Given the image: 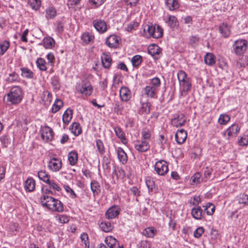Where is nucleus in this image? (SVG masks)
<instances>
[{
    "label": "nucleus",
    "mask_w": 248,
    "mask_h": 248,
    "mask_svg": "<svg viewBox=\"0 0 248 248\" xmlns=\"http://www.w3.org/2000/svg\"><path fill=\"white\" fill-rule=\"evenodd\" d=\"M186 122V118L183 113H178L171 120V124L176 127L183 126Z\"/></svg>",
    "instance_id": "nucleus-7"
},
{
    "label": "nucleus",
    "mask_w": 248,
    "mask_h": 248,
    "mask_svg": "<svg viewBox=\"0 0 248 248\" xmlns=\"http://www.w3.org/2000/svg\"><path fill=\"white\" fill-rule=\"evenodd\" d=\"M247 48V41L245 39L236 40L233 45V48L235 54L241 55L246 50Z\"/></svg>",
    "instance_id": "nucleus-3"
},
{
    "label": "nucleus",
    "mask_w": 248,
    "mask_h": 248,
    "mask_svg": "<svg viewBox=\"0 0 248 248\" xmlns=\"http://www.w3.org/2000/svg\"><path fill=\"white\" fill-rule=\"evenodd\" d=\"M240 128L237 124H232L225 132V134L228 136V139L232 137L236 136Z\"/></svg>",
    "instance_id": "nucleus-14"
},
{
    "label": "nucleus",
    "mask_w": 248,
    "mask_h": 248,
    "mask_svg": "<svg viewBox=\"0 0 248 248\" xmlns=\"http://www.w3.org/2000/svg\"><path fill=\"white\" fill-rule=\"evenodd\" d=\"M118 39L115 35H110L106 40V45L111 48H116L118 46Z\"/></svg>",
    "instance_id": "nucleus-17"
},
{
    "label": "nucleus",
    "mask_w": 248,
    "mask_h": 248,
    "mask_svg": "<svg viewBox=\"0 0 248 248\" xmlns=\"http://www.w3.org/2000/svg\"><path fill=\"white\" fill-rule=\"evenodd\" d=\"M100 229L104 232H110L113 229V226L110 222L107 221H102L99 224Z\"/></svg>",
    "instance_id": "nucleus-28"
},
{
    "label": "nucleus",
    "mask_w": 248,
    "mask_h": 248,
    "mask_svg": "<svg viewBox=\"0 0 248 248\" xmlns=\"http://www.w3.org/2000/svg\"><path fill=\"white\" fill-rule=\"evenodd\" d=\"M36 62L37 67L41 71H45L46 70V62L44 59L41 58H38Z\"/></svg>",
    "instance_id": "nucleus-42"
},
{
    "label": "nucleus",
    "mask_w": 248,
    "mask_h": 248,
    "mask_svg": "<svg viewBox=\"0 0 248 248\" xmlns=\"http://www.w3.org/2000/svg\"><path fill=\"white\" fill-rule=\"evenodd\" d=\"M157 232L156 229L153 227L146 228L143 231V234L149 238H153Z\"/></svg>",
    "instance_id": "nucleus-29"
},
{
    "label": "nucleus",
    "mask_w": 248,
    "mask_h": 248,
    "mask_svg": "<svg viewBox=\"0 0 248 248\" xmlns=\"http://www.w3.org/2000/svg\"><path fill=\"white\" fill-rule=\"evenodd\" d=\"M230 120V117L226 114H221L218 119V123L221 124H225Z\"/></svg>",
    "instance_id": "nucleus-54"
},
{
    "label": "nucleus",
    "mask_w": 248,
    "mask_h": 248,
    "mask_svg": "<svg viewBox=\"0 0 248 248\" xmlns=\"http://www.w3.org/2000/svg\"><path fill=\"white\" fill-rule=\"evenodd\" d=\"M112 59L109 53H104L101 56V62L103 66L106 69L110 67Z\"/></svg>",
    "instance_id": "nucleus-16"
},
{
    "label": "nucleus",
    "mask_w": 248,
    "mask_h": 248,
    "mask_svg": "<svg viewBox=\"0 0 248 248\" xmlns=\"http://www.w3.org/2000/svg\"><path fill=\"white\" fill-rule=\"evenodd\" d=\"M120 96L122 101L127 102L131 97L130 90L126 87H122L120 90Z\"/></svg>",
    "instance_id": "nucleus-13"
},
{
    "label": "nucleus",
    "mask_w": 248,
    "mask_h": 248,
    "mask_svg": "<svg viewBox=\"0 0 248 248\" xmlns=\"http://www.w3.org/2000/svg\"><path fill=\"white\" fill-rule=\"evenodd\" d=\"M62 161L61 160L53 157L48 162V167L53 171H58L62 167Z\"/></svg>",
    "instance_id": "nucleus-9"
},
{
    "label": "nucleus",
    "mask_w": 248,
    "mask_h": 248,
    "mask_svg": "<svg viewBox=\"0 0 248 248\" xmlns=\"http://www.w3.org/2000/svg\"><path fill=\"white\" fill-rule=\"evenodd\" d=\"M64 187L67 192L70 193V196L72 198L74 199L77 197L76 194L69 186H65Z\"/></svg>",
    "instance_id": "nucleus-62"
},
{
    "label": "nucleus",
    "mask_w": 248,
    "mask_h": 248,
    "mask_svg": "<svg viewBox=\"0 0 248 248\" xmlns=\"http://www.w3.org/2000/svg\"><path fill=\"white\" fill-rule=\"evenodd\" d=\"M163 34V30L161 28L160 26L158 25H156V29L155 32H154V34L153 36V38H159L161 37Z\"/></svg>",
    "instance_id": "nucleus-55"
},
{
    "label": "nucleus",
    "mask_w": 248,
    "mask_h": 248,
    "mask_svg": "<svg viewBox=\"0 0 248 248\" xmlns=\"http://www.w3.org/2000/svg\"><path fill=\"white\" fill-rule=\"evenodd\" d=\"M204 232V228L202 227H199L194 232V236L196 238H200L203 233Z\"/></svg>",
    "instance_id": "nucleus-58"
},
{
    "label": "nucleus",
    "mask_w": 248,
    "mask_h": 248,
    "mask_svg": "<svg viewBox=\"0 0 248 248\" xmlns=\"http://www.w3.org/2000/svg\"><path fill=\"white\" fill-rule=\"evenodd\" d=\"M51 84L54 88H59L60 87L59 78L56 76L52 78Z\"/></svg>",
    "instance_id": "nucleus-61"
},
{
    "label": "nucleus",
    "mask_w": 248,
    "mask_h": 248,
    "mask_svg": "<svg viewBox=\"0 0 248 248\" xmlns=\"http://www.w3.org/2000/svg\"><path fill=\"white\" fill-rule=\"evenodd\" d=\"M142 62V57L141 56L137 55L134 56L131 59V62L134 67L140 65Z\"/></svg>",
    "instance_id": "nucleus-48"
},
{
    "label": "nucleus",
    "mask_w": 248,
    "mask_h": 248,
    "mask_svg": "<svg viewBox=\"0 0 248 248\" xmlns=\"http://www.w3.org/2000/svg\"><path fill=\"white\" fill-rule=\"evenodd\" d=\"M57 14L56 11L53 7H48L46 10V17L47 19H52L54 18Z\"/></svg>",
    "instance_id": "nucleus-39"
},
{
    "label": "nucleus",
    "mask_w": 248,
    "mask_h": 248,
    "mask_svg": "<svg viewBox=\"0 0 248 248\" xmlns=\"http://www.w3.org/2000/svg\"><path fill=\"white\" fill-rule=\"evenodd\" d=\"M35 181L32 178H28L25 182V189L29 192H32L35 189Z\"/></svg>",
    "instance_id": "nucleus-21"
},
{
    "label": "nucleus",
    "mask_w": 248,
    "mask_h": 248,
    "mask_svg": "<svg viewBox=\"0 0 248 248\" xmlns=\"http://www.w3.org/2000/svg\"><path fill=\"white\" fill-rule=\"evenodd\" d=\"M47 184L49 185L50 189L57 191H60L61 190V187L54 180H50Z\"/></svg>",
    "instance_id": "nucleus-50"
},
{
    "label": "nucleus",
    "mask_w": 248,
    "mask_h": 248,
    "mask_svg": "<svg viewBox=\"0 0 248 248\" xmlns=\"http://www.w3.org/2000/svg\"><path fill=\"white\" fill-rule=\"evenodd\" d=\"M93 88L90 82L88 80L83 81L81 83L78 91L87 96H90L93 92Z\"/></svg>",
    "instance_id": "nucleus-6"
},
{
    "label": "nucleus",
    "mask_w": 248,
    "mask_h": 248,
    "mask_svg": "<svg viewBox=\"0 0 248 248\" xmlns=\"http://www.w3.org/2000/svg\"><path fill=\"white\" fill-rule=\"evenodd\" d=\"M192 181L194 183L199 184L200 183L202 179L201 178V175L200 173L197 172L194 174L191 177Z\"/></svg>",
    "instance_id": "nucleus-59"
},
{
    "label": "nucleus",
    "mask_w": 248,
    "mask_h": 248,
    "mask_svg": "<svg viewBox=\"0 0 248 248\" xmlns=\"http://www.w3.org/2000/svg\"><path fill=\"white\" fill-rule=\"evenodd\" d=\"M141 140L147 141L149 143L151 138V133L149 130L144 129L141 132Z\"/></svg>",
    "instance_id": "nucleus-52"
},
{
    "label": "nucleus",
    "mask_w": 248,
    "mask_h": 248,
    "mask_svg": "<svg viewBox=\"0 0 248 248\" xmlns=\"http://www.w3.org/2000/svg\"><path fill=\"white\" fill-rule=\"evenodd\" d=\"M167 22L168 25L171 28H173L178 25V21L177 18L174 16H169Z\"/></svg>",
    "instance_id": "nucleus-40"
},
{
    "label": "nucleus",
    "mask_w": 248,
    "mask_h": 248,
    "mask_svg": "<svg viewBox=\"0 0 248 248\" xmlns=\"http://www.w3.org/2000/svg\"><path fill=\"white\" fill-rule=\"evenodd\" d=\"M29 3L31 7L34 10H37L41 6L40 0H29Z\"/></svg>",
    "instance_id": "nucleus-53"
},
{
    "label": "nucleus",
    "mask_w": 248,
    "mask_h": 248,
    "mask_svg": "<svg viewBox=\"0 0 248 248\" xmlns=\"http://www.w3.org/2000/svg\"><path fill=\"white\" fill-rule=\"evenodd\" d=\"M44 46L46 48H51L55 45L54 40L50 37H46L43 40Z\"/></svg>",
    "instance_id": "nucleus-36"
},
{
    "label": "nucleus",
    "mask_w": 248,
    "mask_h": 248,
    "mask_svg": "<svg viewBox=\"0 0 248 248\" xmlns=\"http://www.w3.org/2000/svg\"><path fill=\"white\" fill-rule=\"evenodd\" d=\"M186 138L187 132L183 129L178 130L175 135L176 141L179 144L183 143L186 141Z\"/></svg>",
    "instance_id": "nucleus-11"
},
{
    "label": "nucleus",
    "mask_w": 248,
    "mask_h": 248,
    "mask_svg": "<svg viewBox=\"0 0 248 248\" xmlns=\"http://www.w3.org/2000/svg\"><path fill=\"white\" fill-rule=\"evenodd\" d=\"M21 71V76L27 78H32L33 77V73L27 67H23L20 69Z\"/></svg>",
    "instance_id": "nucleus-37"
},
{
    "label": "nucleus",
    "mask_w": 248,
    "mask_h": 248,
    "mask_svg": "<svg viewBox=\"0 0 248 248\" xmlns=\"http://www.w3.org/2000/svg\"><path fill=\"white\" fill-rule=\"evenodd\" d=\"M38 178L46 183H47L50 180L49 175L45 171L40 170L38 172Z\"/></svg>",
    "instance_id": "nucleus-41"
},
{
    "label": "nucleus",
    "mask_w": 248,
    "mask_h": 248,
    "mask_svg": "<svg viewBox=\"0 0 248 248\" xmlns=\"http://www.w3.org/2000/svg\"><path fill=\"white\" fill-rule=\"evenodd\" d=\"M49 209L57 212H62L63 211L62 203L58 199H55L52 204H49Z\"/></svg>",
    "instance_id": "nucleus-15"
},
{
    "label": "nucleus",
    "mask_w": 248,
    "mask_h": 248,
    "mask_svg": "<svg viewBox=\"0 0 248 248\" xmlns=\"http://www.w3.org/2000/svg\"><path fill=\"white\" fill-rule=\"evenodd\" d=\"M96 146L98 151L101 155H103L105 153V148L102 141L100 140H96Z\"/></svg>",
    "instance_id": "nucleus-51"
},
{
    "label": "nucleus",
    "mask_w": 248,
    "mask_h": 248,
    "mask_svg": "<svg viewBox=\"0 0 248 248\" xmlns=\"http://www.w3.org/2000/svg\"><path fill=\"white\" fill-rule=\"evenodd\" d=\"M177 78L181 88V95L186 96L191 88L192 85L190 78L187 77L186 73L183 70L178 71Z\"/></svg>",
    "instance_id": "nucleus-1"
},
{
    "label": "nucleus",
    "mask_w": 248,
    "mask_h": 248,
    "mask_svg": "<svg viewBox=\"0 0 248 248\" xmlns=\"http://www.w3.org/2000/svg\"><path fill=\"white\" fill-rule=\"evenodd\" d=\"M239 143L240 145H248V136L246 135L242 137L239 140Z\"/></svg>",
    "instance_id": "nucleus-63"
},
{
    "label": "nucleus",
    "mask_w": 248,
    "mask_h": 248,
    "mask_svg": "<svg viewBox=\"0 0 248 248\" xmlns=\"http://www.w3.org/2000/svg\"><path fill=\"white\" fill-rule=\"evenodd\" d=\"M93 39V37L89 32H85L81 36L82 40L86 44H88Z\"/></svg>",
    "instance_id": "nucleus-57"
},
{
    "label": "nucleus",
    "mask_w": 248,
    "mask_h": 248,
    "mask_svg": "<svg viewBox=\"0 0 248 248\" xmlns=\"http://www.w3.org/2000/svg\"><path fill=\"white\" fill-rule=\"evenodd\" d=\"M42 139L46 142L51 141L53 137L54 133L52 129L48 126H42L40 129Z\"/></svg>",
    "instance_id": "nucleus-4"
},
{
    "label": "nucleus",
    "mask_w": 248,
    "mask_h": 248,
    "mask_svg": "<svg viewBox=\"0 0 248 248\" xmlns=\"http://www.w3.org/2000/svg\"><path fill=\"white\" fill-rule=\"evenodd\" d=\"M235 201L242 207L248 206V195L240 194L236 198Z\"/></svg>",
    "instance_id": "nucleus-22"
},
{
    "label": "nucleus",
    "mask_w": 248,
    "mask_h": 248,
    "mask_svg": "<svg viewBox=\"0 0 248 248\" xmlns=\"http://www.w3.org/2000/svg\"><path fill=\"white\" fill-rule=\"evenodd\" d=\"M6 81L10 83L18 82L19 81V76L16 73L13 72L9 75V77L6 79Z\"/></svg>",
    "instance_id": "nucleus-44"
},
{
    "label": "nucleus",
    "mask_w": 248,
    "mask_h": 248,
    "mask_svg": "<svg viewBox=\"0 0 248 248\" xmlns=\"http://www.w3.org/2000/svg\"><path fill=\"white\" fill-rule=\"evenodd\" d=\"M22 94L20 87H13L11 88L10 92L7 94V100L12 104H18L22 99Z\"/></svg>",
    "instance_id": "nucleus-2"
},
{
    "label": "nucleus",
    "mask_w": 248,
    "mask_h": 248,
    "mask_svg": "<svg viewBox=\"0 0 248 248\" xmlns=\"http://www.w3.org/2000/svg\"><path fill=\"white\" fill-rule=\"evenodd\" d=\"M204 215V213L201 206H195L191 210V215L196 219H202Z\"/></svg>",
    "instance_id": "nucleus-12"
},
{
    "label": "nucleus",
    "mask_w": 248,
    "mask_h": 248,
    "mask_svg": "<svg viewBox=\"0 0 248 248\" xmlns=\"http://www.w3.org/2000/svg\"><path fill=\"white\" fill-rule=\"evenodd\" d=\"M150 107L151 104L149 102L142 103L139 109V113L140 114H149L150 112Z\"/></svg>",
    "instance_id": "nucleus-32"
},
{
    "label": "nucleus",
    "mask_w": 248,
    "mask_h": 248,
    "mask_svg": "<svg viewBox=\"0 0 248 248\" xmlns=\"http://www.w3.org/2000/svg\"><path fill=\"white\" fill-rule=\"evenodd\" d=\"M105 242L109 248H119L118 241L111 236H107L105 239Z\"/></svg>",
    "instance_id": "nucleus-20"
},
{
    "label": "nucleus",
    "mask_w": 248,
    "mask_h": 248,
    "mask_svg": "<svg viewBox=\"0 0 248 248\" xmlns=\"http://www.w3.org/2000/svg\"><path fill=\"white\" fill-rule=\"evenodd\" d=\"M62 106L63 102L62 100L59 99H56L51 108V112L54 113L57 112L61 109Z\"/></svg>",
    "instance_id": "nucleus-38"
},
{
    "label": "nucleus",
    "mask_w": 248,
    "mask_h": 248,
    "mask_svg": "<svg viewBox=\"0 0 248 248\" xmlns=\"http://www.w3.org/2000/svg\"><path fill=\"white\" fill-rule=\"evenodd\" d=\"M73 115V110L70 108L67 109L62 115V121L65 124H68L71 121Z\"/></svg>",
    "instance_id": "nucleus-26"
},
{
    "label": "nucleus",
    "mask_w": 248,
    "mask_h": 248,
    "mask_svg": "<svg viewBox=\"0 0 248 248\" xmlns=\"http://www.w3.org/2000/svg\"><path fill=\"white\" fill-rule=\"evenodd\" d=\"M123 109V106L120 102H116L114 107V112L117 114H121Z\"/></svg>",
    "instance_id": "nucleus-56"
},
{
    "label": "nucleus",
    "mask_w": 248,
    "mask_h": 248,
    "mask_svg": "<svg viewBox=\"0 0 248 248\" xmlns=\"http://www.w3.org/2000/svg\"><path fill=\"white\" fill-rule=\"evenodd\" d=\"M213 171V169L210 167H206L204 171V175L206 178H208L212 172Z\"/></svg>",
    "instance_id": "nucleus-64"
},
{
    "label": "nucleus",
    "mask_w": 248,
    "mask_h": 248,
    "mask_svg": "<svg viewBox=\"0 0 248 248\" xmlns=\"http://www.w3.org/2000/svg\"><path fill=\"white\" fill-rule=\"evenodd\" d=\"M54 200L55 198H53L52 197L48 195H43V196L40 198V202L43 207H46L49 209V205L52 204L54 202Z\"/></svg>",
    "instance_id": "nucleus-18"
},
{
    "label": "nucleus",
    "mask_w": 248,
    "mask_h": 248,
    "mask_svg": "<svg viewBox=\"0 0 248 248\" xmlns=\"http://www.w3.org/2000/svg\"><path fill=\"white\" fill-rule=\"evenodd\" d=\"M78 155L76 151H71L68 154V159L71 165H75L78 161Z\"/></svg>",
    "instance_id": "nucleus-30"
},
{
    "label": "nucleus",
    "mask_w": 248,
    "mask_h": 248,
    "mask_svg": "<svg viewBox=\"0 0 248 248\" xmlns=\"http://www.w3.org/2000/svg\"><path fill=\"white\" fill-rule=\"evenodd\" d=\"M91 189L93 195L95 196L98 195L101 191L100 186L99 183L96 180H93L91 181Z\"/></svg>",
    "instance_id": "nucleus-25"
},
{
    "label": "nucleus",
    "mask_w": 248,
    "mask_h": 248,
    "mask_svg": "<svg viewBox=\"0 0 248 248\" xmlns=\"http://www.w3.org/2000/svg\"><path fill=\"white\" fill-rule=\"evenodd\" d=\"M219 32L224 37H228L231 32L230 27L226 24L223 23L219 26Z\"/></svg>",
    "instance_id": "nucleus-23"
},
{
    "label": "nucleus",
    "mask_w": 248,
    "mask_h": 248,
    "mask_svg": "<svg viewBox=\"0 0 248 248\" xmlns=\"http://www.w3.org/2000/svg\"><path fill=\"white\" fill-rule=\"evenodd\" d=\"M204 211L208 215H212L215 212V207L212 203L208 202L204 206Z\"/></svg>",
    "instance_id": "nucleus-45"
},
{
    "label": "nucleus",
    "mask_w": 248,
    "mask_h": 248,
    "mask_svg": "<svg viewBox=\"0 0 248 248\" xmlns=\"http://www.w3.org/2000/svg\"><path fill=\"white\" fill-rule=\"evenodd\" d=\"M121 209L118 206H113L106 211L105 216L108 219H113L116 217L120 214Z\"/></svg>",
    "instance_id": "nucleus-8"
},
{
    "label": "nucleus",
    "mask_w": 248,
    "mask_h": 248,
    "mask_svg": "<svg viewBox=\"0 0 248 248\" xmlns=\"http://www.w3.org/2000/svg\"><path fill=\"white\" fill-rule=\"evenodd\" d=\"M155 87L147 86L144 89L145 94L149 97L153 98L155 93Z\"/></svg>",
    "instance_id": "nucleus-35"
},
{
    "label": "nucleus",
    "mask_w": 248,
    "mask_h": 248,
    "mask_svg": "<svg viewBox=\"0 0 248 248\" xmlns=\"http://www.w3.org/2000/svg\"><path fill=\"white\" fill-rule=\"evenodd\" d=\"M148 52L151 56L155 57L156 55L160 54L161 50L158 46L153 45L149 46Z\"/></svg>",
    "instance_id": "nucleus-33"
},
{
    "label": "nucleus",
    "mask_w": 248,
    "mask_h": 248,
    "mask_svg": "<svg viewBox=\"0 0 248 248\" xmlns=\"http://www.w3.org/2000/svg\"><path fill=\"white\" fill-rule=\"evenodd\" d=\"M155 169L158 175H165L168 171V167L167 162L164 160H160L157 162L155 165Z\"/></svg>",
    "instance_id": "nucleus-5"
},
{
    "label": "nucleus",
    "mask_w": 248,
    "mask_h": 248,
    "mask_svg": "<svg viewBox=\"0 0 248 248\" xmlns=\"http://www.w3.org/2000/svg\"><path fill=\"white\" fill-rule=\"evenodd\" d=\"M10 46L9 42L4 41L0 44V55H2L7 51Z\"/></svg>",
    "instance_id": "nucleus-49"
},
{
    "label": "nucleus",
    "mask_w": 248,
    "mask_h": 248,
    "mask_svg": "<svg viewBox=\"0 0 248 248\" xmlns=\"http://www.w3.org/2000/svg\"><path fill=\"white\" fill-rule=\"evenodd\" d=\"M70 129L75 136H78L82 132L81 127L78 123H73L71 125Z\"/></svg>",
    "instance_id": "nucleus-31"
},
{
    "label": "nucleus",
    "mask_w": 248,
    "mask_h": 248,
    "mask_svg": "<svg viewBox=\"0 0 248 248\" xmlns=\"http://www.w3.org/2000/svg\"><path fill=\"white\" fill-rule=\"evenodd\" d=\"M146 184L149 192H153L156 190L154 181L150 178L146 179Z\"/></svg>",
    "instance_id": "nucleus-43"
},
{
    "label": "nucleus",
    "mask_w": 248,
    "mask_h": 248,
    "mask_svg": "<svg viewBox=\"0 0 248 248\" xmlns=\"http://www.w3.org/2000/svg\"><path fill=\"white\" fill-rule=\"evenodd\" d=\"M93 25L95 29L100 33L106 31L107 24L105 21L100 19H95L93 21Z\"/></svg>",
    "instance_id": "nucleus-10"
},
{
    "label": "nucleus",
    "mask_w": 248,
    "mask_h": 248,
    "mask_svg": "<svg viewBox=\"0 0 248 248\" xmlns=\"http://www.w3.org/2000/svg\"><path fill=\"white\" fill-rule=\"evenodd\" d=\"M117 153L119 161L123 164H125L127 161V156L125 152L122 148L118 147Z\"/></svg>",
    "instance_id": "nucleus-24"
},
{
    "label": "nucleus",
    "mask_w": 248,
    "mask_h": 248,
    "mask_svg": "<svg viewBox=\"0 0 248 248\" xmlns=\"http://www.w3.org/2000/svg\"><path fill=\"white\" fill-rule=\"evenodd\" d=\"M205 63L210 66L213 65L216 61L214 55L211 53H207L204 58Z\"/></svg>",
    "instance_id": "nucleus-34"
},
{
    "label": "nucleus",
    "mask_w": 248,
    "mask_h": 248,
    "mask_svg": "<svg viewBox=\"0 0 248 248\" xmlns=\"http://www.w3.org/2000/svg\"><path fill=\"white\" fill-rule=\"evenodd\" d=\"M80 238L82 243L85 245L84 248H89L90 243L88 234L86 233L83 232L80 235Z\"/></svg>",
    "instance_id": "nucleus-47"
},
{
    "label": "nucleus",
    "mask_w": 248,
    "mask_h": 248,
    "mask_svg": "<svg viewBox=\"0 0 248 248\" xmlns=\"http://www.w3.org/2000/svg\"><path fill=\"white\" fill-rule=\"evenodd\" d=\"M81 0H68L67 5L69 9L74 8V6H77L80 3Z\"/></svg>",
    "instance_id": "nucleus-60"
},
{
    "label": "nucleus",
    "mask_w": 248,
    "mask_h": 248,
    "mask_svg": "<svg viewBox=\"0 0 248 248\" xmlns=\"http://www.w3.org/2000/svg\"><path fill=\"white\" fill-rule=\"evenodd\" d=\"M165 3L169 9L171 11L178 9L180 6L178 0H166Z\"/></svg>",
    "instance_id": "nucleus-27"
},
{
    "label": "nucleus",
    "mask_w": 248,
    "mask_h": 248,
    "mask_svg": "<svg viewBox=\"0 0 248 248\" xmlns=\"http://www.w3.org/2000/svg\"><path fill=\"white\" fill-rule=\"evenodd\" d=\"M135 148L137 151L140 152H144L148 150L150 148V145L147 141L141 140L140 142L135 145Z\"/></svg>",
    "instance_id": "nucleus-19"
},
{
    "label": "nucleus",
    "mask_w": 248,
    "mask_h": 248,
    "mask_svg": "<svg viewBox=\"0 0 248 248\" xmlns=\"http://www.w3.org/2000/svg\"><path fill=\"white\" fill-rule=\"evenodd\" d=\"M114 131L116 136L122 140L123 142L125 140L124 133L120 127H116L114 128Z\"/></svg>",
    "instance_id": "nucleus-46"
}]
</instances>
